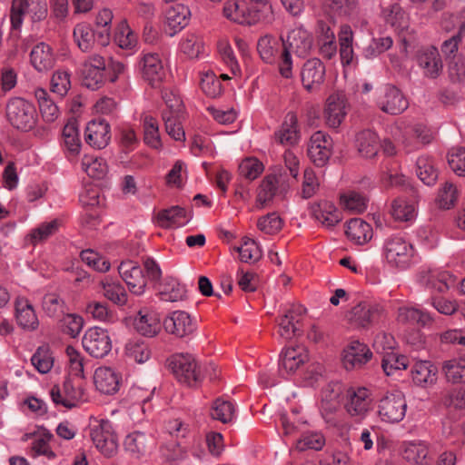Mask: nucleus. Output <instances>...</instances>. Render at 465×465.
<instances>
[{
	"instance_id": "f257e3e1",
	"label": "nucleus",
	"mask_w": 465,
	"mask_h": 465,
	"mask_svg": "<svg viewBox=\"0 0 465 465\" xmlns=\"http://www.w3.org/2000/svg\"><path fill=\"white\" fill-rule=\"evenodd\" d=\"M287 43L288 46H286L284 41H282L283 51L279 65L280 74L284 78H290L292 74V61L290 50L300 57L307 55L312 46V36L303 28H295L289 33Z\"/></svg>"
},
{
	"instance_id": "f03ea898",
	"label": "nucleus",
	"mask_w": 465,
	"mask_h": 465,
	"mask_svg": "<svg viewBox=\"0 0 465 465\" xmlns=\"http://www.w3.org/2000/svg\"><path fill=\"white\" fill-rule=\"evenodd\" d=\"M167 362L169 369L180 382L194 386L202 381L200 368L192 354L176 353L171 356Z\"/></svg>"
},
{
	"instance_id": "7ed1b4c3",
	"label": "nucleus",
	"mask_w": 465,
	"mask_h": 465,
	"mask_svg": "<svg viewBox=\"0 0 465 465\" xmlns=\"http://www.w3.org/2000/svg\"><path fill=\"white\" fill-rule=\"evenodd\" d=\"M50 396L55 405L72 409L79 401H84L83 381L72 377H66L62 385L56 384L52 387Z\"/></svg>"
},
{
	"instance_id": "20e7f679",
	"label": "nucleus",
	"mask_w": 465,
	"mask_h": 465,
	"mask_svg": "<svg viewBox=\"0 0 465 465\" xmlns=\"http://www.w3.org/2000/svg\"><path fill=\"white\" fill-rule=\"evenodd\" d=\"M407 402L403 393L394 391L387 393L379 404V414L383 420L389 422L401 421L406 413Z\"/></svg>"
},
{
	"instance_id": "39448f33",
	"label": "nucleus",
	"mask_w": 465,
	"mask_h": 465,
	"mask_svg": "<svg viewBox=\"0 0 465 465\" xmlns=\"http://www.w3.org/2000/svg\"><path fill=\"white\" fill-rule=\"evenodd\" d=\"M385 258L388 263L401 269H405L413 255L412 245L401 237H392L384 245Z\"/></svg>"
},
{
	"instance_id": "423d86ee",
	"label": "nucleus",
	"mask_w": 465,
	"mask_h": 465,
	"mask_svg": "<svg viewBox=\"0 0 465 465\" xmlns=\"http://www.w3.org/2000/svg\"><path fill=\"white\" fill-rule=\"evenodd\" d=\"M91 439L95 447L106 457H112L117 450V436L109 420H102L91 428Z\"/></svg>"
},
{
	"instance_id": "0eeeda50",
	"label": "nucleus",
	"mask_w": 465,
	"mask_h": 465,
	"mask_svg": "<svg viewBox=\"0 0 465 465\" xmlns=\"http://www.w3.org/2000/svg\"><path fill=\"white\" fill-rule=\"evenodd\" d=\"M377 104L382 112L397 115L408 108L409 102L399 88L387 84L381 89Z\"/></svg>"
},
{
	"instance_id": "6e6552de",
	"label": "nucleus",
	"mask_w": 465,
	"mask_h": 465,
	"mask_svg": "<svg viewBox=\"0 0 465 465\" xmlns=\"http://www.w3.org/2000/svg\"><path fill=\"white\" fill-rule=\"evenodd\" d=\"M84 349L94 358L106 356L112 349L111 338L104 329L94 327L89 329L83 337Z\"/></svg>"
},
{
	"instance_id": "1a4fd4ad",
	"label": "nucleus",
	"mask_w": 465,
	"mask_h": 465,
	"mask_svg": "<svg viewBox=\"0 0 465 465\" xmlns=\"http://www.w3.org/2000/svg\"><path fill=\"white\" fill-rule=\"evenodd\" d=\"M332 148L331 137L322 131H317L311 136L308 156L316 166L322 167L328 163Z\"/></svg>"
},
{
	"instance_id": "9d476101",
	"label": "nucleus",
	"mask_w": 465,
	"mask_h": 465,
	"mask_svg": "<svg viewBox=\"0 0 465 465\" xmlns=\"http://www.w3.org/2000/svg\"><path fill=\"white\" fill-rule=\"evenodd\" d=\"M106 65L103 56L94 54L85 60L82 67L83 84L91 90L99 89L104 82Z\"/></svg>"
},
{
	"instance_id": "9b49d317",
	"label": "nucleus",
	"mask_w": 465,
	"mask_h": 465,
	"mask_svg": "<svg viewBox=\"0 0 465 465\" xmlns=\"http://www.w3.org/2000/svg\"><path fill=\"white\" fill-rule=\"evenodd\" d=\"M309 361V353L303 345L285 348L280 355V372L284 375L295 373Z\"/></svg>"
},
{
	"instance_id": "f8f14e48",
	"label": "nucleus",
	"mask_w": 465,
	"mask_h": 465,
	"mask_svg": "<svg viewBox=\"0 0 465 465\" xmlns=\"http://www.w3.org/2000/svg\"><path fill=\"white\" fill-rule=\"evenodd\" d=\"M118 272L130 292L138 295L144 292L146 282L143 269L136 262L133 261L123 262L118 266Z\"/></svg>"
},
{
	"instance_id": "ddd939ff",
	"label": "nucleus",
	"mask_w": 465,
	"mask_h": 465,
	"mask_svg": "<svg viewBox=\"0 0 465 465\" xmlns=\"http://www.w3.org/2000/svg\"><path fill=\"white\" fill-rule=\"evenodd\" d=\"M165 331L176 337L183 338L195 330L191 316L183 311H175L167 316L163 322Z\"/></svg>"
},
{
	"instance_id": "4468645a",
	"label": "nucleus",
	"mask_w": 465,
	"mask_h": 465,
	"mask_svg": "<svg viewBox=\"0 0 465 465\" xmlns=\"http://www.w3.org/2000/svg\"><path fill=\"white\" fill-rule=\"evenodd\" d=\"M142 74L143 79L153 87L160 86L165 76L163 62L157 54H146L141 61Z\"/></svg>"
},
{
	"instance_id": "2eb2a0df",
	"label": "nucleus",
	"mask_w": 465,
	"mask_h": 465,
	"mask_svg": "<svg viewBox=\"0 0 465 465\" xmlns=\"http://www.w3.org/2000/svg\"><path fill=\"white\" fill-rule=\"evenodd\" d=\"M325 66L318 58L307 60L302 68L301 78L303 87L312 91L318 88L324 81Z\"/></svg>"
},
{
	"instance_id": "dca6fc26",
	"label": "nucleus",
	"mask_w": 465,
	"mask_h": 465,
	"mask_svg": "<svg viewBox=\"0 0 465 465\" xmlns=\"http://www.w3.org/2000/svg\"><path fill=\"white\" fill-rule=\"evenodd\" d=\"M190 17L191 12L184 5L176 4L170 6L165 14V33L170 36H173L188 25Z\"/></svg>"
},
{
	"instance_id": "f3484780",
	"label": "nucleus",
	"mask_w": 465,
	"mask_h": 465,
	"mask_svg": "<svg viewBox=\"0 0 465 465\" xmlns=\"http://www.w3.org/2000/svg\"><path fill=\"white\" fill-rule=\"evenodd\" d=\"M372 358L370 348L360 342L352 341L344 350L343 365L347 370L361 368Z\"/></svg>"
},
{
	"instance_id": "a211bd4d",
	"label": "nucleus",
	"mask_w": 465,
	"mask_h": 465,
	"mask_svg": "<svg viewBox=\"0 0 465 465\" xmlns=\"http://www.w3.org/2000/svg\"><path fill=\"white\" fill-rule=\"evenodd\" d=\"M55 64L53 49L47 44L41 42L31 50V66L40 75L50 72Z\"/></svg>"
},
{
	"instance_id": "6ab92c4d",
	"label": "nucleus",
	"mask_w": 465,
	"mask_h": 465,
	"mask_svg": "<svg viewBox=\"0 0 465 465\" xmlns=\"http://www.w3.org/2000/svg\"><path fill=\"white\" fill-rule=\"evenodd\" d=\"M418 64L423 69L425 76L437 78L442 71V62L436 47L430 46L418 51L416 55Z\"/></svg>"
},
{
	"instance_id": "aec40b11",
	"label": "nucleus",
	"mask_w": 465,
	"mask_h": 465,
	"mask_svg": "<svg viewBox=\"0 0 465 465\" xmlns=\"http://www.w3.org/2000/svg\"><path fill=\"white\" fill-rule=\"evenodd\" d=\"M85 142L97 149L104 148L110 142V125L105 120L91 121L88 123L85 134Z\"/></svg>"
},
{
	"instance_id": "412c9836",
	"label": "nucleus",
	"mask_w": 465,
	"mask_h": 465,
	"mask_svg": "<svg viewBox=\"0 0 465 465\" xmlns=\"http://www.w3.org/2000/svg\"><path fill=\"white\" fill-rule=\"evenodd\" d=\"M345 95L341 93L331 94L324 109L326 124L331 128L340 126L346 115Z\"/></svg>"
},
{
	"instance_id": "4be33fe9",
	"label": "nucleus",
	"mask_w": 465,
	"mask_h": 465,
	"mask_svg": "<svg viewBox=\"0 0 465 465\" xmlns=\"http://www.w3.org/2000/svg\"><path fill=\"white\" fill-rule=\"evenodd\" d=\"M223 15L231 21L240 24L252 25L259 23V18L242 2L228 0L223 9Z\"/></svg>"
},
{
	"instance_id": "5701e85b",
	"label": "nucleus",
	"mask_w": 465,
	"mask_h": 465,
	"mask_svg": "<svg viewBox=\"0 0 465 465\" xmlns=\"http://www.w3.org/2000/svg\"><path fill=\"white\" fill-rule=\"evenodd\" d=\"M6 114L10 124L16 129L28 131V103L20 97L11 99L7 104Z\"/></svg>"
},
{
	"instance_id": "b1692460",
	"label": "nucleus",
	"mask_w": 465,
	"mask_h": 465,
	"mask_svg": "<svg viewBox=\"0 0 465 465\" xmlns=\"http://www.w3.org/2000/svg\"><path fill=\"white\" fill-rule=\"evenodd\" d=\"M381 311V307L379 305L360 302L350 312L349 320L352 323L365 328L380 317Z\"/></svg>"
},
{
	"instance_id": "393cba45",
	"label": "nucleus",
	"mask_w": 465,
	"mask_h": 465,
	"mask_svg": "<svg viewBox=\"0 0 465 465\" xmlns=\"http://www.w3.org/2000/svg\"><path fill=\"white\" fill-rule=\"evenodd\" d=\"M94 382L96 389L104 394H114L119 390L118 374L109 367H100L95 370Z\"/></svg>"
},
{
	"instance_id": "a878e982",
	"label": "nucleus",
	"mask_w": 465,
	"mask_h": 465,
	"mask_svg": "<svg viewBox=\"0 0 465 465\" xmlns=\"http://www.w3.org/2000/svg\"><path fill=\"white\" fill-rule=\"evenodd\" d=\"M134 326L143 336L153 337L161 330L160 317L156 312L141 310L134 319Z\"/></svg>"
},
{
	"instance_id": "bb28decb",
	"label": "nucleus",
	"mask_w": 465,
	"mask_h": 465,
	"mask_svg": "<svg viewBox=\"0 0 465 465\" xmlns=\"http://www.w3.org/2000/svg\"><path fill=\"white\" fill-rule=\"evenodd\" d=\"M347 399L348 402L345 405L347 412L351 416L362 418L368 411V391L365 388H359L357 391L349 389Z\"/></svg>"
},
{
	"instance_id": "cd10ccee",
	"label": "nucleus",
	"mask_w": 465,
	"mask_h": 465,
	"mask_svg": "<svg viewBox=\"0 0 465 465\" xmlns=\"http://www.w3.org/2000/svg\"><path fill=\"white\" fill-rule=\"evenodd\" d=\"M153 440L150 435L142 431H134L125 437L124 446V450L133 457L139 459L145 455Z\"/></svg>"
},
{
	"instance_id": "c85d7f7f",
	"label": "nucleus",
	"mask_w": 465,
	"mask_h": 465,
	"mask_svg": "<svg viewBox=\"0 0 465 465\" xmlns=\"http://www.w3.org/2000/svg\"><path fill=\"white\" fill-rule=\"evenodd\" d=\"M437 373L438 368L428 361H417L411 368L413 382L421 387L434 384Z\"/></svg>"
},
{
	"instance_id": "c756f323",
	"label": "nucleus",
	"mask_w": 465,
	"mask_h": 465,
	"mask_svg": "<svg viewBox=\"0 0 465 465\" xmlns=\"http://www.w3.org/2000/svg\"><path fill=\"white\" fill-rule=\"evenodd\" d=\"M299 138L298 120L294 113L289 112L282 123L281 129L275 133V139L281 144L292 145Z\"/></svg>"
},
{
	"instance_id": "7c9ffc66",
	"label": "nucleus",
	"mask_w": 465,
	"mask_h": 465,
	"mask_svg": "<svg viewBox=\"0 0 465 465\" xmlns=\"http://www.w3.org/2000/svg\"><path fill=\"white\" fill-rule=\"evenodd\" d=\"M346 235L357 244H364L372 238V229L369 223L360 218L351 219L347 223Z\"/></svg>"
},
{
	"instance_id": "2f4dec72",
	"label": "nucleus",
	"mask_w": 465,
	"mask_h": 465,
	"mask_svg": "<svg viewBox=\"0 0 465 465\" xmlns=\"http://www.w3.org/2000/svg\"><path fill=\"white\" fill-rule=\"evenodd\" d=\"M36 427L37 430L31 432V451H34L35 455H44L48 459L54 458V453L49 446L53 434L43 426Z\"/></svg>"
},
{
	"instance_id": "473e14b6",
	"label": "nucleus",
	"mask_w": 465,
	"mask_h": 465,
	"mask_svg": "<svg viewBox=\"0 0 465 465\" xmlns=\"http://www.w3.org/2000/svg\"><path fill=\"white\" fill-rule=\"evenodd\" d=\"M398 321L402 323L418 324L425 327L431 324L433 316L423 310L403 307L399 309Z\"/></svg>"
},
{
	"instance_id": "72a5a7b5",
	"label": "nucleus",
	"mask_w": 465,
	"mask_h": 465,
	"mask_svg": "<svg viewBox=\"0 0 465 465\" xmlns=\"http://www.w3.org/2000/svg\"><path fill=\"white\" fill-rule=\"evenodd\" d=\"M357 146L359 153L366 158L374 157L380 149V140L378 135L371 131L364 130L357 135Z\"/></svg>"
},
{
	"instance_id": "f704fd0d",
	"label": "nucleus",
	"mask_w": 465,
	"mask_h": 465,
	"mask_svg": "<svg viewBox=\"0 0 465 465\" xmlns=\"http://www.w3.org/2000/svg\"><path fill=\"white\" fill-rule=\"evenodd\" d=\"M159 294L162 301L173 302L185 299L186 289L177 279L167 277L161 284Z\"/></svg>"
},
{
	"instance_id": "c9c22d12",
	"label": "nucleus",
	"mask_w": 465,
	"mask_h": 465,
	"mask_svg": "<svg viewBox=\"0 0 465 465\" xmlns=\"http://www.w3.org/2000/svg\"><path fill=\"white\" fill-rule=\"evenodd\" d=\"M42 309L51 318H60L69 311L65 301L55 292L46 293L43 297Z\"/></svg>"
},
{
	"instance_id": "e433bc0d",
	"label": "nucleus",
	"mask_w": 465,
	"mask_h": 465,
	"mask_svg": "<svg viewBox=\"0 0 465 465\" xmlns=\"http://www.w3.org/2000/svg\"><path fill=\"white\" fill-rule=\"evenodd\" d=\"M316 220L326 227H332L341 221V214L337 208L330 202H323L318 204L312 211Z\"/></svg>"
},
{
	"instance_id": "4c0bfd02",
	"label": "nucleus",
	"mask_w": 465,
	"mask_h": 465,
	"mask_svg": "<svg viewBox=\"0 0 465 465\" xmlns=\"http://www.w3.org/2000/svg\"><path fill=\"white\" fill-rule=\"evenodd\" d=\"M186 217V211L178 205L162 210L157 214L159 225L163 228L180 227L185 223L181 222Z\"/></svg>"
},
{
	"instance_id": "58836bf2",
	"label": "nucleus",
	"mask_w": 465,
	"mask_h": 465,
	"mask_svg": "<svg viewBox=\"0 0 465 465\" xmlns=\"http://www.w3.org/2000/svg\"><path fill=\"white\" fill-rule=\"evenodd\" d=\"M54 356L48 344L39 346L31 357L33 365L40 373H48L54 366Z\"/></svg>"
},
{
	"instance_id": "ea45409f",
	"label": "nucleus",
	"mask_w": 465,
	"mask_h": 465,
	"mask_svg": "<svg viewBox=\"0 0 465 465\" xmlns=\"http://www.w3.org/2000/svg\"><path fill=\"white\" fill-rule=\"evenodd\" d=\"M448 381L452 383L465 382V359L445 361L441 368Z\"/></svg>"
},
{
	"instance_id": "a19ab883",
	"label": "nucleus",
	"mask_w": 465,
	"mask_h": 465,
	"mask_svg": "<svg viewBox=\"0 0 465 465\" xmlns=\"http://www.w3.org/2000/svg\"><path fill=\"white\" fill-rule=\"evenodd\" d=\"M279 50L280 43L272 35H266L258 40L257 51L260 57L267 64H272L275 61Z\"/></svg>"
},
{
	"instance_id": "79ce46f5",
	"label": "nucleus",
	"mask_w": 465,
	"mask_h": 465,
	"mask_svg": "<svg viewBox=\"0 0 465 465\" xmlns=\"http://www.w3.org/2000/svg\"><path fill=\"white\" fill-rule=\"evenodd\" d=\"M416 174L426 185L430 186L438 179V171L434 166L433 160L428 157H420L416 163Z\"/></svg>"
},
{
	"instance_id": "37998d69",
	"label": "nucleus",
	"mask_w": 465,
	"mask_h": 465,
	"mask_svg": "<svg viewBox=\"0 0 465 465\" xmlns=\"http://www.w3.org/2000/svg\"><path fill=\"white\" fill-rule=\"evenodd\" d=\"M406 356L394 351L382 352L381 367L386 375H392L396 371L405 370L408 367Z\"/></svg>"
},
{
	"instance_id": "c03bdc74",
	"label": "nucleus",
	"mask_w": 465,
	"mask_h": 465,
	"mask_svg": "<svg viewBox=\"0 0 465 465\" xmlns=\"http://www.w3.org/2000/svg\"><path fill=\"white\" fill-rule=\"evenodd\" d=\"M63 138L66 151L73 156L80 153L81 141L76 122L67 123L63 129Z\"/></svg>"
},
{
	"instance_id": "a18cd8bd",
	"label": "nucleus",
	"mask_w": 465,
	"mask_h": 465,
	"mask_svg": "<svg viewBox=\"0 0 465 465\" xmlns=\"http://www.w3.org/2000/svg\"><path fill=\"white\" fill-rule=\"evenodd\" d=\"M74 38L83 52H88L95 42V34L88 24L81 23L74 29Z\"/></svg>"
},
{
	"instance_id": "49530a36",
	"label": "nucleus",
	"mask_w": 465,
	"mask_h": 465,
	"mask_svg": "<svg viewBox=\"0 0 465 465\" xmlns=\"http://www.w3.org/2000/svg\"><path fill=\"white\" fill-rule=\"evenodd\" d=\"M35 98L38 102L39 111L45 122H53L58 115V107L54 101L47 97V93L44 89L35 91Z\"/></svg>"
},
{
	"instance_id": "de8ad7c7",
	"label": "nucleus",
	"mask_w": 465,
	"mask_h": 465,
	"mask_svg": "<svg viewBox=\"0 0 465 465\" xmlns=\"http://www.w3.org/2000/svg\"><path fill=\"white\" fill-rule=\"evenodd\" d=\"M61 317L58 322L61 331L72 338L77 337L84 326L83 318L78 314L67 312Z\"/></svg>"
},
{
	"instance_id": "09e8293b",
	"label": "nucleus",
	"mask_w": 465,
	"mask_h": 465,
	"mask_svg": "<svg viewBox=\"0 0 465 465\" xmlns=\"http://www.w3.org/2000/svg\"><path fill=\"white\" fill-rule=\"evenodd\" d=\"M239 252L240 260L242 262H255L262 258V251L256 242L252 239L244 237L241 246L234 247Z\"/></svg>"
},
{
	"instance_id": "8fccbe9b",
	"label": "nucleus",
	"mask_w": 465,
	"mask_h": 465,
	"mask_svg": "<svg viewBox=\"0 0 465 465\" xmlns=\"http://www.w3.org/2000/svg\"><path fill=\"white\" fill-rule=\"evenodd\" d=\"M143 133V141L147 145L154 149H159L162 146L158 123L155 118L150 115L144 117Z\"/></svg>"
},
{
	"instance_id": "3c124183",
	"label": "nucleus",
	"mask_w": 465,
	"mask_h": 465,
	"mask_svg": "<svg viewBox=\"0 0 465 465\" xmlns=\"http://www.w3.org/2000/svg\"><path fill=\"white\" fill-rule=\"evenodd\" d=\"M326 6L339 16L350 17L357 14L359 0H325Z\"/></svg>"
},
{
	"instance_id": "603ef678",
	"label": "nucleus",
	"mask_w": 465,
	"mask_h": 465,
	"mask_svg": "<svg viewBox=\"0 0 465 465\" xmlns=\"http://www.w3.org/2000/svg\"><path fill=\"white\" fill-rule=\"evenodd\" d=\"M211 416L223 423H228L234 416V406L231 401L218 398L213 403Z\"/></svg>"
},
{
	"instance_id": "864d4df0",
	"label": "nucleus",
	"mask_w": 465,
	"mask_h": 465,
	"mask_svg": "<svg viewBox=\"0 0 465 465\" xmlns=\"http://www.w3.org/2000/svg\"><path fill=\"white\" fill-rule=\"evenodd\" d=\"M82 168L90 176L95 179L103 178L107 172V165L102 158L84 155L82 159Z\"/></svg>"
},
{
	"instance_id": "5fc2aeb1",
	"label": "nucleus",
	"mask_w": 465,
	"mask_h": 465,
	"mask_svg": "<svg viewBox=\"0 0 465 465\" xmlns=\"http://www.w3.org/2000/svg\"><path fill=\"white\" fill-rule=\"evenodd\" d=\"M277 183H279V180L276 175H268L262 180L257 194V202L262 208L274 197Z\"/></svg>"
},
{
	"instance_id": "6e6d98bb",
	"label": "nucleus",
	"mask_w": 465,
	"mask_h": 465,
	"mask_svg": "<svg viewBox=\"0 0 465 465\" xmlns=\"http://www.w3.org/2000/svg\"><path fill=\"white\" fill-rule=\"evenodd\" d=\"M295 320V317L291 314H286L282 317L279 322V334L281 337L289 340L295 336H301L302 331L299 327L300 320Z\"/></svg>"
},
{
	"instance_id": "4d7b16f0",
	"label": "nucleus",
	"mask_w": 465,
	"mask_h": 465,
	"mask_svg": "<svg viewBox=\"0 0 465 465\" xmlns=\"http://www.w3.org/2000/svg\"><path fill=\"white\" fill-rule=\"evenodd\" d=\"M173 112H163V120L164 121L167 134L176 141H184L185 133L179 122V116H173Z\"/></svg>"
},
{
	"instance_id": "13d9d810",
	"label": "nucleus",
	"mask_w": 465,
	"mask_h": 465,
	"mask_svg": "<svg viewBox=\"0 0 465 465\" xmlns=\"http://www.w3.org/2000/svg\"><path fill=\"white\" fill-rule=\"evenodd\" d=\"M263 171V164L256 158H246L239 165L242 176L249 181L255 180Z\"/></svg>"
},
{
	"instance_id": "bf43d9fd",
	"label": "nucleus",
	"mask_w": 465,
	"mask_h": 465,
	"mask_svg": "<svg viewBox=\"0 0 465 465\" xmlns=\"http://www.w3.org/2000/svg\"><path fill=\"white\" fill-rule=\"evenodd\" d=\"M391 213L397 221L408 222L414 216V207L402 199H396L391 203Z\"/></svg>"
},
{
	"instance_id": "052dcab7",
	"label": "nucleus",
	"mask_w": 465,
	"mask_h": 465,
	"mask_svg": "<svg viewBox=\"0 0 465 465\" xmlns=\"http://www.w3.org/2000/svg\"><path fill=\"white\" fill-rule=\"evenodd\" d=\"M248 6L252 14L255 15V18H259V22L270 23L273 19L272 8L269 0H250Z\"/></svg>"
},
{
	"instance_id": "680f3d73",
	"label": "nucleus",
	"mask_w": 465,
	"mask_h": 465,
	"mask_svg": "<svg viewBox=\"0 0 465 465\" xmlns=\"http://www.w3.org/2000/svg\"><path fill=\"white\" fill-rule=\"evenodd\" d=\"M257 226L267 234H275L281 231L282 220L276 213H272L261 217L258 220Z\"/></svg>"
},
{
	"instance_id": "e2e57ef3",
	"label": "nucleus",
	"mask_w": 465,
	"mask_h": 465,
	"mask_svg": "<svg viewBox=\"0 0 465 465\" xmlns=\"http://www.w3.org/2000/svg\"><path fill=\"white\" fill-rule=\"evenodd\" d=\"M15 317L17 324L24 330L29 328V300L17 297L15 302Z\"/></svg>"
},
{
	"instance_id": "0e129e2a",
	"label": "nucleus",
	"mask_w": 465,
	"mask_h": 465,
	"mask_svg": "<svg viewBox=\"0 0 465 465\" xmlns=\"http://www.w3.org/2000/svg\"><path fill=\"white\" fill-rule=\"evenodd\" d=\"M71 86L70 74L66 71H56L51 79V90L61 97L65 95Z\"/></svg>"
},
{
	"instance_id": "69168bd1",
	"label": "nucleus",
	"mask_w": 465,
	"mask_h": 465,
	"mask_svg": "<svg viewBox=\"0 0 465 465\" xmlns=\"http://www.w3.org/2000/svg\"><path fill=\"white\" fill-rule=\"evenodd\" d=\"M457 189L452 183L446 182L440 190L438 195V204L441 209H450L457 201Z\"/></svg>"
},
{
	"instance_id": "338daca9",
	"label": "nucleus",
	"mask_w": 465,
	"mask_h": 465,
	"mask_svg": "<svg viewBox=\"0 0 465 465\" xmlns=\"http://www.w3.org/2000/svg\"><path fill=\"white\" fill-rule=\"evenodd\" d=\"M150 350L143 341H130L126 345V354L136 362L143 363L150 357Z\"/></svg>"
},
{
	"instance_id": "774afa93",
	"label": "nucleus",
	"mask_w": 465,
	"mask_h": 465,
	"mask_svg": "<svg viewBox=\"0 0 465 465\" xmlns=\"http://www.w3.org/2000/svg\"><path fill=\"white\" fill-rule=\"evenodd\" d=\"M104 295L114 303L123 305L127 301V294L120 283H104Z\"/></svg>"
}]
</instances>
